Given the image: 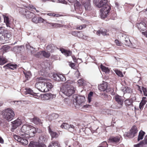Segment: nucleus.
<instances>
[{"label":"nucleus","mask_w":147,"mask_h":147,"mask_svg":"<svg viewBox=\"0 0 147 147\" xmlns=\"http://www.w3.org/2000/svg\"><path fill=\"white\" fill-rule=\"evenodd\" d=\"M34 10H35L37 12H39L34 6L32 5L23 8L19 7L17 9L19 13L23 17L27 19H30L32 18V16H34L35 12Z\"/></svg>","instance_id":"1"},{"label":"nucleus","mask_w":147,"mask_h":147,"mask_svg":"<svg viewBox=\"0 0 147 147\" xmlns=\"http://www.w3.org/2000/svg\"><path fill=\"white\" fill-rule=\"evenodd\" d=\"M73 100V104L77 108H87L90 107L91 105H84L85 98L83 96L76 95Z\"/></svg>","instance_id":"2"},{"label":"nucleus","mask_w":147,"mask_h":147,"mask_svg":"<svg viewBox=\"0 0 147 147\" xmlns=\"http://www.w3.org/2000/svg\"><path fill=\"white\" fill-rule=\"evenodd\" d=\"M35 87L41 92H46L53 87V85L49 82L40 81L36 83Z\"/></svg>","instance_id":"3"},{"label":"nucleus","mask_w":147,"mask_h":147,"mask_svg":"<svg viewBox=\"0 0 147 147\" xmlns=\"http://www.w3.org/2000/svg\"><path fill=\"white\" fill-rule=\"evenodd\" d=\"M61 90L62 92L65 95L69 96L75 93V89L70 84H65Z\"/></svg>","instance_id":"4"},{"label":"nucleus","mask_w":147,"mask_h":147,"mask_svg":"<svg viewBox=\"0 0 147 147\" xmlns=\"http://www.w3.org/2000/svg\"><path fill=\"white\" fill-rule=\"evenodd\" d=\"M11 35L4 29L3 27H0V40L3 42L9 40L11 38Z\"/></svg>","instance_id":"5"},{"label":"nucleus","mask_w":147,"mask_h":147,"mask_svg":"<svg viewBox=\"0 0 147 147\" xmlns=\"http://www.w3.org/2000/svg\"><path fill=\"white\" fill-rule=\"evenodd\" d=\"M3 114L4 118L8 121H11L15 116L14 111L10 108H7L4 110Z\"/></svg>","instance_id":"6"},{"label":"nucleus","mask_w":147,"mask_h":147,"mask_svg":"<svg viewBox=\"0 0 147 147\" xmlns=\"http://www.w3.org/2000/svg\"><path fill=\"white\" fill-rule=\"evenodd\" d=\"M26 127L24 129L26 130V135L29 136L30 137L34 136L36 132L35 127L30 125H25Z\"/></svg>","instance_id":"7"},{"label":"nucleus","mask_w":147,"mask_h":147,"mask_svg":"<svg viewBox=\"0 0 147 147\" xmlns=\"http://www.w3.org/2000/svg\"><path fill=\"white\" fill-rule=\"evenodd\" d=\"M100 11L101 13V16L102 18H105L108 15L111 9L110 6L108 4L102 7Z\"/></svg>","instance_id":"8"},{"label":"nucleus","mask_w":147,"mask_h":147,"mask_svg":"<svg viewBox=\"0 0 147 147\" xmlns=\"http://www.w3.org/2000/svg\"><path fill=\"white\" fill-rule=\"evenodd\" d=\"M40 98L43 100H48L52 99L56 97V95L51 93H47L40 95Z\"/></svg>","instance_id":"9"},{"label":"nucleus","mask_w":147,"mask_h":147,"mask_svg":"<svg viewBox=\"0 0 147 147\" xmlns=\"http://www.w3.org/2000/svg\"><path fill=\"white\" fill-rule=\"evenodd\" d=\"M94 3L98 8H101L108 4L107 0H94Z\"/></svg>","instance_id":"10"},{"label":"nucleus","mask_w":147,"mask_h":147,"mask_svg":"<svg viewBox=\"0 0 147 147\" xmlns=\"http://www.w3.org/2000/svg\"><path fill=\"white\" fill-rule=\"evenodd\" d=\"M114 99L117 103L118 105L117 106L116 108H121L122 107L123 103V100L121 96L118 95H116L114 97Z\"/></svg>","instance_id":"11"},{"label":"nucleus","mask_w":147,"mask_h":147,"mask_svg":"<svg viewBox=\"0 0 147 147\" xmlns=\"http://www.w3.org/2000/svg\"><path fill=\"white\" fill-rule=\"evenodd\" d=\"M138 131L137 127L134 125L132 127L131 129L127 133V135L129 138H132L135 136V134H136Z\"/></svg>","instance_id":"12"},{"label":"nucleus","mask_w":147,"mask_h":147,"mask_svg":"<svg viewBox=\"0 0 147 147\" xmlns=\"http://www.w3.org/2000/svg\"><path fill=\"white\" fill-rule=\"evenodd\" d=\"M54 80L58 81H64L65 80V77L62 74H56L53 75Z\"/></svg>","instance_id":"13"},{"label":"nucleus","mask_w":147,"mask_h":147,"mask_svg":"<svg viewBox=\"0 0 147 147\" xmlns=\"http://www.w3.org/2000/svg\"><path fill=\"white\" fill-rule=\"evenodd\" d=\"M12 128L11 131H13L12 129H14L16 128L18 126L20 125L22 123L21 120L19 119H17L12 122Z\"/></svg>","instance_id":"14"},{"label":"nucleus","mask_w":147,"mask_h":147,"mask_svg":"<svg viewBox=\"0 0 147 147\" xmlns=\"http://www.w3.org/2000/svg\"><path fill=\"white\" fill-rule=\"evenodd\" d=\"M136 27L140 31H143L146 29L147 25L144 22H140L137 24Z\"/></svg>","instance_id":"15"},{"label":"nucleus","mask_w":147,"mask_h":147,"mask_svg":"<svg viewBox=\"0 0 147 147\" xmlns=\"http://www.w3.org/2000/svg\"><path fill=\"white\" fill-rule=\"evenodd\" d=\"M30 147H46L45 145L41 144L37 142H31L29 144Z\"/></svg>","instance_id":"16"},{"label":"nucleus","mask_w":147,"mask_h":147,"mask_svg":"<svg viewBox=\"0 0 147 147\" xmlns=\"http://www.w3.org/2000/svg\"><path fill=\"white\" fill-rule=\"evenodd\" d=\"M17 65L16 64H13L11 63H9L3 66V67L5 69H10L14 70L17 68Z\"/></svg>","instance_id":"17"},{"label":"nucleus","mask_w":147,"mask_h":147,"mask_svg":"<svg viewBox=\"0 0 147 147\" xmlns=\"http://www.w3.org/2000/svg\"><path fill=\"white\" fill-rule=\"evenodd\" d=\"M60 51L61 52L67 57L71 55L72 52L71 51L69 50H67L63 48H60Z\"/></svg>","instance_id":"18"},{"label":"nucleus","mask_w":147,"mask_h":147,"mask_svg":"<svg viewBox=\"0 0 147 147\" xmlns=\"http://www.w3.org/2000/svg\"><path fill=\"white\" fill-rule=\"evenodd\" d=\"M48 147H61L58 140L53 141L49 144Z\"/></svg>","instance_id":"19"},{"label":"nucleus","mask_w":147,"mask_h":147,"mask_svg":"<svg viewBox=\"0 0 147 147\" xmlns=\"http://www.w3.org/2000/svg\"><path fill=\"white\" fill-rule=\"evenodd\" d=\"M121 138L120 136L111 137L109 139V141L111 142L117 143L119 142Z\"/></svg>","instance_id":"20"},{"label":"nucleus","mask_w":147,"mask_h":147,"mask_svg":"<svg viewBox=\"0 0 147 147\" xmlns=\"http://www.w3.org/2000/svg\"><path fill=\"white\" fill-rule=\"evenodd\" d=\"M108 87V84L106 82H104L102 84L98 85V88L101 91H105Z\"/></svg>","instance_id":"21"},{"label":"nucleus","mask_w":147,"mask_h":147,"mask_svg":"<svg viewBox=\"0 0 147 147\" xmlns=\"http://www.w3.org/2000/svg\"><path fill=\"white\" fill-rule=\"evenodd\" d=\"M48 138V135L45 134H42L39 137V141L44 143L47 141Z\"/></svg>","instance_id":"22"},{"label":"nucleus","mask_w":147,"mask_h":147,"mask_svg":"<svg viewBox=\"0 0 147 147\" xmlns=\"http://www.w3.org/2000/svg\"><path fill=\"white\" fill-rule=\"evenodd\" d=\"M83 5L86 10H90L91 9L90 0H87L84 3Z\"/></svg>","instance_id":"23"},{"label":"nucleus","mask_w":147,"mask_h":147,"mask_svg":"<svg viewBox=\"0 0 147 147\" xmlns=\"http://www.w3.org/2000/svg\"><path fill=\"white\" fill-rule=\"evenodd\" d=\"M32 122L36 125H41L42 124V120L39 118L34 117L33 119Z\"/></svg>","instance_id":"24"},{"label":"nucleus","mask_w":147,"mask_h":147,"mask_svg":"<svg viewBox=\"0 0 147 147\" xmlns=\"http://www.w3.org/2000/svg\"><path fill=\"white\" fill-rule=\"evenodd\" d=\"M146 99V97H143L142 100L140 103L139 108L141 110H142L144 107V106L146 104V102H147V100H146L145 99Z\"/></svg>","instance_id":"25"},{"label":"nucleus","mask_w":147,"mask_h":147,"mask_svg":"<svg viewBox=\"0 0 147 147\" xmlns=\"http://www.w3.org/2000/svg\"><path fill=\"white\" fill-rule=\"evenodd\" d=\"M133 101L131 99H126L125 101V105H126L127 108L129 106L133 107L134 105L133 104Z\"/></svg>","instance_id":"26"},{"label":"nucleus","mask_w":147,"mask_h":147,"mask_svg":"<svg viewBox=\"0 0 147 147\" xmlns=\"http://www.w3.org/2000/svg\"><path fill=\"white\" fill-rule=\"evenodd\" d=\"M38 55H42L43 56L47 58H49L50 56V54L45 51H40L38 52Z\"/></svg>","instance_id":"27"},{"label":"nucleus","mask_w":147,"mask_h":147,"mask_svg":"<svg viewBox=\"0 0 147 147\" xmlns=\"http://www.w3.org/2000/svg\"><path fill=\"white\" fill-rule=\"evenodd\" d=\"M33 93H34L33 91L29 88H26L23 92L24 94L25 95L28 94H30L32 95Z\"/></svg>","instance_id":"28"},{"label":"nucleus","mask_w":147,"mask_h":147,"mask_svg":"<svg viewBox=\"0 0 147 147\" xmlns=\"http://www.w3.org/2000/svg\"><path fill=\"white\" fill-rule=\"evenodd\" d=\"M7 62V60L2 55L0 56V65H3Z\"/></svg>","instance_id":"29"},{"label":"nucleus","mask_w":147,"mask_h":147,"mask_svg":"<svg viewBox=\"0 0 147 147\" xmlns=\"http://www.w3.org/2000/svg\"><path fill=\"white\" fill-rule=\"evenodd\" d=\"M55 47L53 44H50L48 45L47 47V49L50 52H52L54 51L55 49Z\"/></svg>","instance_id":"30"},{"label":"nucleus","mask_w":147,"mask_h":147,"mask_svg":"<svg viewBox=\"0 0 147 147\" xmlns=\"http://www.w3.org/2000/svg\"><path fill=\"white\" fill-rule=\"evenodd\" d=\"M10 47L7 45H4L3 46L1 49V52L3 53H3L7 52L9 49Z\"/></svg>","instance_id":"31"},{"label":"nucleus","mask_w":147,"mask_h":147,"mask_svg":"<svg viewBox=\"0 0 147 147\" xmlns=\"http://www.w3.org/2000/svg\"><path fill=\"white\" fill-rule=\"evenodd\" d=\"M145 132L142 130H141L139 132L138 140L139 141L140 140H142L143 138V137L145 134Z\"/></svg>","instance_id":"32"},{"label":"nucleus","mask_w":147,"mask_h":147,"mask_svg":"<svg viewBox=\"0 0 147 147\" xmlns=\"http://www.w3.org/2000/svg\"><path fill=\"white\" fill-rule=\"evenodd\" d=\"M4 22L5 23L7 26H9L10 24L9 21V18L8 17L4 15H3Z\"/></svg>","instance_id":"33"},{"label":"nucleus","mask_w":147,"mask_h":147,"mask_svg":"<svg viewBox=\"0 0 147 147\" xmlns=\"http://www.w3.org/2000/svg\"><path fill=\"white\" fill-rule=\"evenodd\" d=\"M19 142L22 145H25L28 143V141L26 139L21 137Z\"/></svg>","instance_id":"34"},{"label":"nucleus","mask_w":147,"mask_h":147,"mask_svg":"<svg viewBox=\"0 0 147 147\" xmlns=\"http://www.w3.org/2000/svg\"><path fill=\"white\" fill-rule=\"evenodd\" d=\"M74 3V6L75 8L78 9H79L82 8V6L79 2L77 0H76Z\"/></svg>","instance_id":"35"},{"label":"nucleus","mask_w":147,"mask_h":147,"mask_svg":"<svg viewBox=\"0 0 147 147\" xmlns=\"http://www.w3.org/2000/svg\"><path fill=\"white\" fill-rule=\"evenodd\" d=\"M26 127L25 125L22 126V127L20 131V135L21 136H23L24 135H26V130H24V127Z\"/></svg>","instance_id":"36"},{"label":"nucleus","mask_w":147,"mask_h":147,"mask_svg":"<svg viewBox=\"0 0 147 147\" xmlns=\"http://www.w3.org/2000/svg\"><path fill=\"white\" fill-rule=\"evenodd\" d=\"M50 134V135L51 136V140H53L54 138H57L59 136V135L58 133H57L53 131H51Z\"/></svg>","instance_id":"37"},{"label":"nucleus","mask_w":147,"mask_h":147,"mask_svg":"<svg viewBox=\"0 0 147 147\" xmlns=\"http://www.w3.org/2000/svg\"><path fill=\"white\" fill-rule=\"evenodd\" d=\"M47 23L50 24L49 26L51 28H54L59 27L61 25V24L57 23H51L48 22H47Z\"/></svg>","instance_id":"38"},{"label":"nucleus","mask_w":147,"mask_h":147,"mask_svg":"<svg viewBox=\"0 0 147 147\" xmlns=\"http://www.w3.org/2000/svg\"><path fill=\"white\" fill-rule=\"evenodd\" d=\"M47 15L53 17H59L62 16V15L55 14L51 12L47 13Z\"/></svg>","instance_id":"39"},{"label":"nucleus","mask_w":147,"mask_h":147,"mask_svg":"<svg viewBox=\"0 0 147 147\" xmlns=\"http://www.w3.org/2000/svg\"><path fill=\"white\" fill-rule=\"evenodd\" d=\"M100 67L102 71L104 72H107L109 71V69L108 67H107L102 65H101Z\"/></svg>","instance_id":"40"},{"label":"nucleus","mask_w":147,"mask_h":147,"mask_svg":"<svg viewBox=\"0 0 147 147\" xmlns=\"http://www.w3.org/2000/svg\"><path fill=\"white\" fill-rule=\"evenodd\" d=\"M26 78L27 80L30 78L31 76V73L30 71L24 72Z\"/></svg>","instance_id":"41"},{"label":"nucleus","mask_w":147,"mask_h":147,"mask_svg":"<svg viewBox=\"0 0 147 147\" xmlns=\"http://www.w3.org/2000/svg\"><path fill=\"white\" fill-rule=\"evenodd\" d=\"M38 17H36L34 13V16H32V18H31V20L33 22L37 24L38 23Z\"/></svg>","instance_id":"42"},{"label":"nucleus","mask_w":147,"mask_h":147,"mask_svg":"<svg viewBox=\"0 0 147 147\" xmlns=\"http://www.w3.org/2000/svg\"><path fill=\"white\" fill-rule=\"evenodd\" d=\"M61 127L62 128L69 129V125L67 123H63L61 125Z\"/></svg>","instance_id":"43"},{"label":"nucleus","mask_w":147,"mask_h":147,"mask_svg":"<svg viewBox=\"0 0 147 147\" xmlns=\"http://www.w3.org/2000/svg\"><path fill=\"white\" fill-rule=\"evenodd\" d=\"M86 25L83 24L81 26H78L76 27V29L78 30H82L86 27Z\"/></svg>","instance_id":"44"},{"label":"nucleus","mask_w":147,"mask_h":147,"mask_svg":"<svg viewBox=\"0 0 147 147\" xmlns=\"http://www.w3.org/2000/svg\"><path fill=\"white\" fill-rule=\"evenodd\" d=\"M145 145L143 141L140 142L139 143L134 145V147H142L144 145Z\"/></svg>","instance_id":"45"},{"label":"nucleus","mask_w":147,"mask_h":147,"mask_svg":"<svg viewBox=\"0 0 147 147\" xmlns=\"http://www.w3.org/2000/svg\"><path fill=\"white\" fill-rule=\"evenodd\" d=\"M111 18L112 20H115L116 18L117 14L115 12H113L111 14Z\"/></svg>","instance_id":"46"},{"label":"nucleus","mask_w":147,"mask_h":147,"mask_svg":"<svg viewBox=\"0 0 147 147\" xmlns=\"http://www.w3.org/2000/svg\"><path fill=\"white\" fill-rule=\"evenodd\" d=\"M115 73L117 75L120 77H123V76L122 73L119 70H116L115 71Z\"/></svg>","instance_id":"47"},{"label":"nucleus","mask_w":147,"mask_h":147,"mask_svg":"<svg viewBox=\"0 0 147 147\" xmlns=\"http://www.w3.org/2000/svg\"><path fill=\"white\" fill-rule=\"evenodd\" d=\"M101 34L102 35L105 36L107 35V33L108 32V30L105 29H103L101 30Z\"/></svg>","instance_id":"48"},{"label":"nucleus","mask_w":147,"mask_h":147,"mask_svg":"<svg viewBox=\"0 0 147 147\" xmlns=\"http://www.w3.org/2000/svg\"><path fill=\"white\" fill-rule=\"evenodd\" d=\"M142 89L144 92V95L147 96V90L146 88L142 86Z\"/></svg>","instance_id":"49"},{"label":"nucleus","mask_w":147,"mask_h":147,"mask_svg":"<svg viewBox=\"0 0 147 147\" xmlns=\"http://www.w3.org/2000/svg\"><path fill=\"white\" fill-rule=\"evenodd\" d=\"M125 45L126 46H129L130 45L131 42L129 40H125V42H124Z\"/></svg>","instance_id":"50"},{"label":"nucleus","mask_w":147,"mask_h":147,"mask_svg":"<svg viewBox=\"0 0 147 147\" xmlns=\"http://www.w3.org/2000/svg\"><path fill=\"white\" fill-rule=\"evenodd\" d=\"M115 42L117 46H121L122 45L121 43L118 40H115Z\"/></svg>","instance_id":"51"},{"label":"nucleus","mask_w":147,"mask_h":147,"mask_svg":"<svg viewBox=\"0 0 147 147\" xmlns=\"http://www.w3.org/2000/svg\"><path fill=\"white\" fill-rule=\"evenodd\" d=\"M83 36L84 35L82 32L78 31L77 36L80 38H83Z\"/></svg>","instance_id":"52"},{"label":"nucleus","mask_w":147,"mask_h":147,"mask_svg":"<svg viewBox=\"0 0 147 147\" xmlns=\"http://www.w3.org/2000/svg\"><path fill=\"white\" fill-rule=\"evenodd\" d=\"M46 20L43 19L41 17H38V23H42L44 21H46Z\"/></svg>","instance_id":"53"},{"label":"nucleus","mask_w":147,"mask_h":147,"mask_svg":"<svg viewBox=\"0 0 147 147\" xmlns=\"http://www.w3.org/2000/svg\"><path fill=\"white\" fill-rule=\"evenodd\" d=\"M78 82L80 85L82 86L84 83V80L82 79H81L78 80Z\"/></svg>","instance_id":"54"},{"label":"nucleus","mask_w":147,"mask_h":147,"mask_svg":"<svg viewBox=\"0 0 147 147\" xmlns=\"http://www.w3.org/2000/svg\"><path fill=\"white\" fill-rule=\"evenodd\" d=\"M13 137L16 140H17L18 142H19L21 137L19 136L15 135H14Z\"/></svg>","instance_id":"55"},{"label":"nucleus","mask_w":147,"mask_h":147,"mask_svg":"<svg viewBox=\"0 0 147 147\" xmlns=\"http://www.w3.org/2000/svg\"><path fill=\"white\" fill-rule=\"evenodd\" d=\"M75 74L76 75V76L78 78H80V76H81L80 74V73L79 71L78 70H77L75 72Z\"/></svg>","instance_id":"56"},{"label":"nucleus","mask_w":147,"mask_h":147,"mask_svg":"<svg viewBox=\"0 0 147 147\" xmlns=\"http://www.w3.org/2000/svg\"><path fill=\"white\" fill-rule=\"evenodd\" d=\"M58 2L61 3H62L67 4V2L65 1V0H57Z\"/></svg>","instance_id":"57"},{"label":"nucleus","mask_w":147,"mask_h":147,"mask_svg":"<svg viewBox=\"0 0 147 147\" xmlns=\"http://www.w3.org/2000/svg\"><path fill=\"white\" fill-rule=\"evenodd\" d=\"M69 65L72 68H74L75 66V65L74 63H71V62H69Z\"/></svg>","instance_id":"58"},{"label":"nucleus","mask_w":147,"mask_h":147,"mask_svg":"<svg viewBox=\"0 0 147 147\" xmlns=\"http://www.w3.org/2000/svg\"><path fill=\"white\" fill-rule=\"evenodd\" d=\"M38 94H36V93H34V92L33 94H32V95L34 96V97L36 98H40V95H39Z\"/></svg>","instance_id":"59"},{"label":"nucleus","mask_w":147,"mask_h":147,"mask_svg":"<svg viewBox=\"0 0 147 147\" xmlns=\"http://www.w3.org/2000/svg\"><path fill=\"white\" fill-rule=\"evenodd\" d=\"M57 116V114H53L51 115H49V118H51V120H52V118L53 119H55L54 118V117L55 116Z\"/></svg>","instance_id":"60"},{"label":"nucleus","mask_w":147,"mask_h":147,"mask_svg":"<svg viewBox=\"0 0 147 147\" xmlns=\"http://www.w3.org/2000/svg\"><path fill=\"white\" fill-rule=\"evenodd\" d=\"M78 31H73L71 32V34L75 36H77Z\"/></svg>","instance_id":"61"},{"label":"nucleus","mask_w":147,"mask_h":147,"mask_svg":"<svg viewBox=\"0 0 147 147\" xmlns=\"http://www.w3.org/2000/svg\"><path fill=\"white\" fill-rule=\"evenodd\" d=\"M142 33L143 35H144L146 38H147V31L142 32Z\"/></svg>","instance_id":"62"},{"label":"nucleus","mask_w":147,"mask_h":147,"mask_svg":"<svg viewBox=\"0 0 147 147\" xmlns=\"http://www.w3.org/2000/svg\"><path fill=\"white\" fill-rule=\"evenodd\" d=\"M130 88L127 87L126 88L125 91L126 92L129 93L130 92Z\"/></svg>","instance_id":"63"},{"label":"nucleus","mask_w":147,"mask_h":147,"mask_svg":"<svg viewBox=\"0 0 147 147\" xmlns=\"http://www.w3.org/2000/svg\"><path fill=\"white\" fill-rule=\"evenodd\" d=\"M145 144H147V135L144 138V142Z\"/></svg>","instance_id":"64"}]
</instances>
